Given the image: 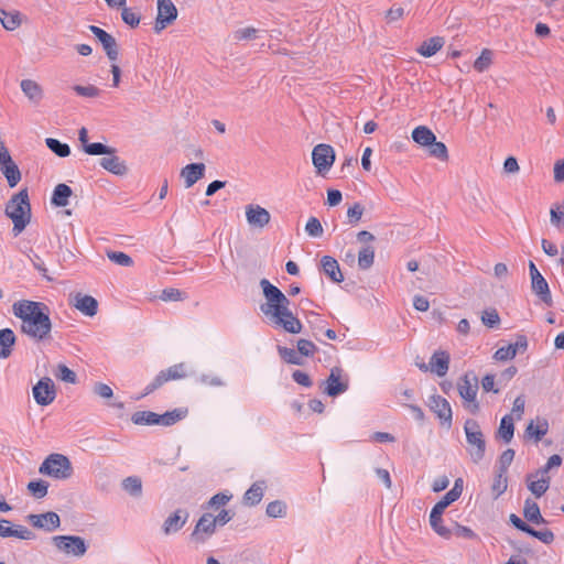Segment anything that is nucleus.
Returning <instances> with one entry per match:
<instances>
[{
  "mask_svg": "<svg viewBox=\"0 0 564 564\" xmlns=\"http://www.w3.org/2000/svg\"><path fill=\"white\" fill-rule=\"evenodd\" d=\"M286 503L282 500H274L268 503L265 513L270 518H284L286 516Z\"/></svg>",
  "mask_w": 564,
  "mask_h": 564,
  "instance_id": "46",
  "label": "nucleus"
},
{
  "mask_svg": "<svg viewBox=\"0 0 564 564\" xmlns=\"http://www.w3.org/2000/svg\"><path fill=\"white\" fill-rule=\"evenodd\" d=\"M23 94L34 104H39L43 98L41 86L32 79H23L20 84Z\"/></svg>",
  "mask_w": 564,
  "mask_h": 564,
  "instance_id": "32",
  "label": "nucleus"
},
{
  "mask_svg": "<svg viewBox=\"0 0 564 564\" xmlns=\"http://www.w3.org/2000/svg\"><path fill=\"white\" fill-rule=\"evenodd\" d=\"M458 393L462 399L469 403L468 408L471 413L479 411V403L476 401L478 391V379L473 373H465L457 384Z\"/></svg>",
  "mask_w": 564,
  "mask_h": 564,
  "instance_id": "7",
  "label": "nucleus"
},
{
  "mask_svg": "<svg viewBox=\"0 0 564 564\" xmlns=\"http://www.w3.org/2000/svg\"><path fill=\"white\" fill-rule=\"evenodd\" d=\"M265 489L264 481H256L243 495V503L249 507H254L260 503L263 498Z\"/></svg>",
  "mask_w": 564,
  "mask_h": 564,
  "instance_id": "29",
  "label": "nucleus"
},
{
  "mask_svg": "<svg viewBox=\"0 0 564 564\" xmlns=\"http://www.w3.org/2000/svg\"><path fill=\"white\" fill-rule=\"evenodd\" d=\"M99 164L102 169L115 175L122 176L128 172L126 163L117 155V153L106 154L100 159Z\"/></svg>",
  "mask_w": 564,
  "mask_h": 564,
  "instance_id": "22",
  "label": "nucleus"
},
{
  "mask_svg": "<svg viewBox=\"0 0 564 564\" xmlns=\"http://www.w3.org/2000/svg\"><path fill=\"white\" fill-rule=\"evenodd\" d=\"M15 317L22 321L21 332L36 341L50 338L52 322L50 310L42 302L21 300L12 305Z\"/></svg>",
  "mask_w": 564,
  "mask_h": 564,
  "instance_id": "2",
  "label": "nucleus"
},
{
  "mask_svg": "<svg viewBox=\"0 0 564 564\" xmlns=\"http://www.w3.org/2000/svg\"><path fill=\"white\" fill-rule=\"evenodd\" d=\"M135 425H158L156 413L152 411H137L131 415Z\"/></svg>",
  "mask_w": 564,
  "mask_h": 564,
  "instance_id": "40",
  "label": "nucleus"
},
{
  "mask_svg": "<svg viewBox=\"0 0 564 564\" xmlns=\"http://www.w3.org/2000/svg\"><path fill=\"white\" fill-rule=\"evenodd\" d=\"M547 430L549 424L545 420L538 425H534L533 422H530L525 429V434L530 437H533L538 442L542 440V437L547 433Z\"/></svg>",
  "mask_w": 564,
  "mask_h": 564,
  "instance_id": "47",
  "label": "nucleus"
},
{
  "mask_svg": "<svg viewBox=\"0 0 564 564\" xmlns=\"http://www.w3.org/2000/svg\"><path fill=\"white\" fill-rule=\"evenodd\" d=\"M426 151L430 156L441 161H446L448 159V151L445 143L437 141L436 139L426 147Z\"/></svg>",
  "mask_w": 564,
  "mask_h": 564,
  "instance_id": "45",
  "label": "nucleus"
},
{
  "mask_svg": "<svg viewBox=\"0 0 564 564\" xmlns=\"http://www.w3.org/2000/svg\"><path fill=\"white\" fill-rule=\"evenodd\" d=\"M39 473L58 480L73 476L74 468L69 458L63 454H50L41 464Z\"/></svg>",
  "mask_w": 564,
  "mask_h": 564,
  "instance_id": "5",
  "label": "nucleus"
},
{
  "mask_svg": "<svg viewBox=\"0 0 564 564\" xmlns=\"http://www.w3.org/2000/svg\"><path fill=\"white\" fill-rule=\"evenodd\" d=\"M562 464V457L557 454H554L552 455L546 464L541 467L536 473H535V476L538 475H541V476H544L545 474H547L552 468L554 467H560Z\"/></svg>",
  "mask_w": 564,
  "mask_h": 564,
  "instance_id": "62",
  "label": "nucleus"
},
{
  "mask_svg": "<svg viewBox=\"0 0 564 564\" xmlns=\"http://www.w3.org/2000/svg\"><path fill=\"white\" fill-rule=\"evenodd\" d=\"M527 534L540 540L544 544H551L555 539L554 533L549 529L539 531L530 527Z\"/></svg>",
  "mask_w": 564,
  "mask_h": 564,
  "instance_id": "56",
  "label": "nucleus"
},
{
  "mask_svg": "<svg viewBox=\"0 0 564 564\" xmlns=\"http://www.w3.org/2000/svg\"><path fill=\"white\" fill-rule=\"evenodd\" d=\"M54 376L58 380L67 382V383L74 384L77 381L76 373L64 364L57 365L56 369L54 370Z\"/></svg>",
  "mask_w": 564,
  "mask_h": 564,
  "instance_id": "48",
  "label": "nucleus"
},
{
  "mask_svg": "<svg viewBox=\"0 0 564 564\" xmlns=\"http://www.w3.org/2000/svg\"><path fill=\"white\" fill-rule=\"evenodd\" d=\"M0 170L4 177L7 178L8 185L10 187H14L18 185V183L21 180V172L18 167V165L13 162L12 159H10V162L8 163H1Z\"/></svg>",
  "mask_w": 564,
  "mask_h": 564,
  "instance_id": "33",
  "label": "nucleus"
},
{
  "mask_svg": "<svg viewBox=\"0 0 564 564\" xmlns=\"http://www.w3.org/2000/svg\"><path fill=\"white\" fill-rule=\"evenodd\" d=\"M88 29L102 45V48L106 52L107 57L112 62L117 61L119 56V51L116 39L99 26L89 25Z\"/></svg>",
  "mask_w": 564,
  "mask_h": 564,
  "instance_id": "13",
  "label": "nucleus"
},
{
  "mask_svg": "<svg viewBox=\"0 0 564 564\" xmlns=\"http://www.w3.org/2000/svg\"><path fill=\"white\" fill-rule=\"evenodd\" d=\"M516 357V349L510 344L496 350L494 358L499 361H507Z\"/></svg>",
  "mask_w": 564,
  "mask_h": 564,
  "instance_id": "60",
  "label": "nucleus"
},
{
  "mask_svg": "<svg viewBox=\"0 0 564 564\" xmlns=\"http://www.w3.org/2000/svg\"><path fill=\"white\" fill-rule=\"evenodd\" d=\"M73 195V189L67 184L61 183L55 186L51 204L55 207H65L69 204V198Z\"/></svg>",
  "mask_w": 564,
  "mask_h": 564,
  "instance_id": "28",
  "label": "nucleus"
},
{
  "mask_svg": "<svg viewBox=\"0 0 564 564\" xmlns=\"http://www.w3.org/2000/svg\"><path fill=\"white\" fill-rule=\"evenodd\" d=\"M531 289L533 293L543 302L546 306L553 305V300L551 295V291L549 288L547 281L544 279V276L535 275L534 279L531 280Z\"/></svg>",
  "mask_w": 564,
  "mask_h": 564,
  "instance_id": "23",
  "label": "nucleus"
},
{
  "mask_svg": "<svg viewBox=\"0 0 564 564\" xmlns=\"http://www.w3.org/2000/svg\"><path fill=\"white\" fill-rule=\"evenodd\" d=\"M429 408L436 414L441 423L449 429L453 424V412L449 402L440 394H432L427 402Z\"/></svg>",
  "mask_w": 564,
  "mask_h": 564,
  "instance_id": "11",
  "label": "nucleus"
},
{
  "mask_svg": "<svg viewBox=\"0 0 564 564\" xmlns=\"http://www.w3.org/2000/svg\"><path fill=\"white\" fill-rule=\"evenodd\" d=\"M121 18L122 21L131 28H137L140 23V15L132 12L131 9L126 6L122 8Z\"/></svg>",
  "mask_w": 564,
  "mask_h": 564,
  "instance_id": "61",
  "label": "nucleus"
},
{
  "mask_svg": "<svg viewBox=\"0 0 564 564\" xmlns=\"http://www.w3.org/2000/svg\"><path fill=\"white\" fill-rule=\"evenodd\" d=\"M312 161L318 174L327 172L334 164L335 151L329 144H317L312 151Z\"/></svg>",
  "mask_w": 564,
  "mask_h": 564,
  "instance_id": "9",
  "label": "nucleus"
},
{
  "mask_svg": "<svg viewBox=\"0 0 564 564\" xmlns=\"http://www.w3.org/2000/svg\"><path fill=\"white\" fill-rule=\"evenodd\" d=\"M364 213V207L359 203H355L347 210V217L349 224H356L360 220Z\"/></svg>",
  "mask_w": 564,
  "mask_h": 564,
  "instance_id": "64",
  "label": "nucleus"
},
{
  "mask_svg": "<svg viewBox=\"0 0 564 564\" xmlns=\"http://www.w3.org/2000/svg\"><path fill=\"white\" fill-rule=\"evenodd\" d=\"M496 438L509 444L514 436V421L511 414H506L500 420L499 427L496 432Z\"/></svg>",
  "mask_w": 564,
  "mask_h": 564,
  "instance_id": "25",
  "label": "nucleus"
},
{
  "mask_svg": "<svg viewBox=\"0 0 564 564\" xmlns=\"http://www.w3.org/2000/svg\"><path fill=\"white\" fill-rule=\"evenodd\" d=\"M28 521L35 528L42 529L47 532H53L61 525L59 516L54 511H48L41 514H29Z\"/></svg>",
  "mask_w": 564,
  "mask_h": 564,
  "instance_id": "14",
  "label": "nucleus"
},
{
  "mask_svg": "<svg viewBox=\"0 0 564 564\" xmlns=\"http://www.w3.org/2000/svg\"><path fill=\"white\" fill-rule=\"evenodd\" d=\"M177 18V9L172 0H158V15L154 31L160 33Z\"/></svg>",
  "mask_w": 564,
  "mask_h": 564,
  "instance_id": "12",
  "label": "nucleus"
},
{
  "mask_svg": "<svg viewBox=\"0 0 564 564\" xmlns=\"http://www.w3.org/2000/svg\"><path fill=\"white\" fill-rule=\"evenodd\" d=\"M189 513L185 509H177L171 513L162 524V531L165 535L178 532L187 522Z\"/></svg>",
  "mask_w": 564,
  "mask_h": 564,
  "instance_id": "16",
  "label": "nucleus"
},
{
  "mask_svg": "<svg viewBox=\"0 0 564 564\" xmlns=\"http://www.w3.org/2000/svg\"><path fill=\"white\" fill-rule=\"evenodd\" d=\"M516 452L512 448H507L501 453L498 459V470L501 473H507L509 466L514 459Z\"/></svg>",
  "mask_w": 564,
  "mask_h": 564,
  "instance_id": "52",
  "label": "nucleus"
},
{
  "mask_svg": "<svg viewBox=\"0 0 564 564\" xmlns=\"http://www.w3.org/2000/svg\"><path fill=\"white\" fill-rule=\"evenodd\" d=\"M444 45V39L441 36H433L424 41L419 47L417 52L424 57H431L436 54Z\"/></svg>",
  "mask_w": 564,
  "mask_h": 564,
  "instance_id": "35",
  "label": "nucleus"
},
{
  "mask_svg": "<svg viewBox=\"0 0 564 564\" xmlns=\"http://www.w3.org/2000/svg\"><path fill=\"white\" fill-rule=\"evenodd\" d=\"M551 223L554 226H563L564 227V200L557 204L555 207L551 208Z\"/></svg>",
  "mask_w": 564,
  "mask_h": 564,
  "instance_id": "58",
  "label": "nucleus"
},
{
  "mask_svg": "<svg viewBox=\"0 0 564 564\" xmlns=\"http://www.w3.org/2000/svg\"><path fill=\"white\" fill-rule=\"evenodd\" d=\"M305 231L310 237H321L323 235V227L321 221L316 217H311L306 225H305Z\"/></svg>",
  "mask_w": 564,
  "mask_h": 564,
  "instance_id": "57",
  "label": "nucleus"
},
{
  "mask_svg": "<svg viewBox=\"0 0 564 564\" xmlns=\"http://www.w3.org/2000/svg\"><path fill=\"white\" fill-rule=\"evenodd\" d=\"M15 340V334L11 328L0 329V358L7 359L11 356Z\"/></svg>",
  "mask_w": 564,
  "mask_h": 564,
  "instance_id": "30",
  "label": "nucleus"
},
{
  "mask_svg": "<svg viewBox=\"0 0 564 564\" xmlns=\"http://www.w3.org/2000/svg\"><path fill=\"white\" fill-rule=\"evenodd\" d=\"M265 302L260 305V311L269 321L286 333L300 334L303 325L290 308L291 301L288 296L269 280L260 281Z\"/></svg>",
  "mask_w": 564,
  "mask_h": 564,
  "instance_id": "1",
  "label": "nucleus"
},
{
  "mask_svg": "<svg viewBox=\"0 0 564 564\" xmlns=\"http://www.w3.org/2000/svg\"><path fill=\"white\" fill-rule=\"evenodd\" d=\"M187 414L188 410L186 408H176L172 411H166L163 414L156 413L158 425L172 426L185 419Z\"/></svg>",
  "mask_w": 564,
  "mask_h": 564,
  "instance_id": "27",
  "label": "nucleus"
},
{
  "mask_svg": "<svg viewBox=\"0 0 564 564\" xmlns=\"http://www.w3.org/2000/svg\"><path fill=\"white\" fill-rule=\"evenodd\" d=\"M449 354L445 350H436L430 359V370L438 377H444L449 368Z\"/></svg>",
  "mask_w": 564,
  "mask_h": 564,
  "instance_id": "21",
  "label": "nucleus"
},
{
  "mask_svg": "<svg viewBox=\"0 0 564 564\" xmlns=\"http://www.w3.org/2000/svg\"><path fill=\"white\" fill-rule=\"evenodd\" d=\"M167 381H170L167 376L165 375L164 370H161L156 375V377L144 388V391L140 395L135 397L134 399L140 400V399L151 394L152 392L158 390L160 387H162Z\"/></svg>",
  "mask_w": 564,
  "mask_h": 564,
  "instance_id": "44",
  "label": "nucleus"
},
{
  "mask_svg": "<svg viewBox=\"0 0 564 564\" xmlns=\"http://www.w3.org/2000/svg\"><path fill=\"white\" fill-rule=\"evenodd\" d=\"M491 62H492V53L490 50L485 48V50H482L481 54L476 58V61L474 63V68L477 72L481 73L489 67Z\"/></svg>",
  "mask_w": 564,
  "mask_h": 564,
  "instance_id": "51",
  "label": "nucleus"
},
{
  "mask_svg": "<svg viewBox=\"0 0 564 564\" xmlns=\"http://www.w3.org/2000/svg\"><path fill=\"white\" fill-rule=\"evenodd\" d=\"M73 89L77 95H79L82 97L94 98V97H98L100 95V89L94 85H87V86L75 85L73 87Z\"/></svg>",
  "mask_w": 564,
  "mask_h": 564,
  "instance_id": "59",
  "label": "nucleus"
},
{
  "mask_svg": "<svg viewBox=\"0 0 564 564\" xmlns=\"http://www.w3.org/2000/svg\"><path fill=\"white\" fill-rule=\"evenodd\" d=\"M0 22L6 30L14 31L21 25V13L19 11L0 9Z\"/></svg>",
  "mask_w": 564,
  "mask_h": 564,
  "instance_id": "34",
  "label": "nucleus"
},
{
  "mask_svg": "<svg viewBox=\"0 0 564 564\" xmlns=\"http://www.w3.org/2000/svg\"><path fill=\"white\" fill-rule=\"evenodd\" d=\"M52 542L58 551L75 557L85 555L88 549L85 539L78 535H55Z\"/></svg>",
  "mask_w": 564,
  "mask_h": 564,
  "instance_id": "6",
  "label": "nucleus"
},
{
  "mask_svg": "<svg viewBox=\"0 0 564 564\" xmlns=\"http://www.w3.org/2000/svg\"><path fill=\"white\" fill-rule=\"evenodd\" d=\"M296 347L301 357H312L317 351L315 344L308 339H299Z\"/></svg>",
  "mask_w": 564,
  "mask_h": 564,
  "instance_id": "54",
  "label": "nucleus"
},
{
  "mask_svg": "<svg viewBox=\"0 0 564 564\" xmlns=\"http://www.w3.org/2000/svg\"><path fill=\"white\" fill-rule=\"evenodd\" d=\"M280 357L288 364L302 366L304 364L300 352L293 348L278 346Z\"/></svg>",
  "mask_w": 564,
  "mask_h": 564,
  "instance_id": "42",
  "label": "nucleus"
},
{
  "mask_svg": "<svg viewBox=\"0 0 564 564\" xmlns=\"http://www.w3.org/2000/svg\"><path fill=\"white\" fill-rule=\"evenodd\" d=\"M532 474L528 475L527 481H528V489L536 497H542L550 487V478L541 477L538 480H531Z\"/></svg>",
  "mask_w": 564,
  "mask_h": 564,
  "instance_id": "37",
  "label": "nucleus"
},
{
  "mask_svg": "<svg viewBox=\"0 0 564 564\" xmlns=\"http://www.w3.org/2000/svg\"><path fill=\"white\" fill-rule=\"evenodd\" d=\"M35 402L41 406L51 404L56 398V390L51 378L44 377L32 389Z\"/></svg>",
  "mask_w": 564,
  "mask_h": 564,
  "instance_id": "10",
  "label": "nucleus"
},
{
  "mask_svg": "<svg viewBox=\"0 0 564 564\" xmlns=\"http://www.w3.org/2000/svg\"><path fill=\"white\" fill-rule=\"evenodd\" d=\"M375 261V248L371 246H364L358 252V265L361 270H368L372 267Z\"/></svg>",
  "mask_w": 564,
  "mask_h": 564,
  "instance_id": "39",
  "label": "nucleus"
},
{
  "mask_svg": "<svg viewBox=\"0 0 564 564\" xmlns=\"http://www.w3.org/2000/svg\"><path fill=\"white\" fill-rule=\"evenodd\" d=\"M72 303L76 310L86 316L93 317L98 312V302L91 295L76 293Z\"/></svg>",
  "mask_w": 564,
  "mask_h": 564,
  "instance_id": "18",
  "label": "nucleus"
},
{
  "mask_svg": "<svg viewBox=\"0 0 564 564\" xmlns=\"http://www.w3.org/2000/svg\"><path fill=\"white\" fill-rule=\"evenodd\" d=\"M321 269L332 282L340 283L344 281V275L340 271L339 263L335 258L330 256L322 257Z\"/></svg>",
  "mask_w": 564,
  "mask_h": 564,
  "instance_id": "19",
  "label": "nucleus"
},
{
  "mask_svg": "<svg viewBox=\"0 0 564 564\" xmlns=\"http://www.w3.org/2000/svg\"><path fill=\"white\" fill-rule=\"evenodd\" d=\"M216 529L214 514L205 512L198 519L189 539L196 544H205L216 533Z\"/></svg>",
  "mask_w": 564,
  "mask_h": 564,
  "instance_id": "8",
  "label": "nucleus"
},
{
  "mask_svg": "<svg viewBox=\"0 0 564 564\" xmlns=\"http://www.w3.org/2000/svg\"><path fill=\"white\" fill-rule=\"evenodd\" d=\"M466 435V451L474 464H479L486 454V438L479 423L474 419H467L464 423Z\"/></svg>",
  "mask_w": 564,
  "mask_h": 564,
  "instance_id": "4",
  "label": "nucleus"
},
{
  "mask_svg": "<svg viewBox=\"0 0 564 564\" xmlns=\"http://www.w3.org/2000/svg\"><path fill=\"white\" fill-rule=\"evenodd\" d=\"M462 492H463V479L457 478L454 482L453 488L449 491H447L442 497V499L438 500L434 505V512L437 513L441 510V508L448 507L449 505L455 502L460 497Z\"/></svg>",
  "mask_w": 564,
  "mask_h": 564,
  "instance_id": "24",
  "label": "nucleus"
},
{
  "mask_svg": "<svg viewBox=\"0 0 564 564\" xmlns=\"http://www.w3.org/2000/svg\"><path fill=\"white\" fill-rule=\"evenodd\" d=\"M231 496L226 495L224 492H218L214 495L206 505H203V508L205 509H218L219 507H223L228 503Z\"/></svg>",
  "mask_w": 564,
  "mask_h": 564,
  "instance_id": "53",
  "label": "nucleus"
},
{
  "mask_svg": "<svg viewBox=\"0 0 564 564\" xmlns=\"http://www.w3.org/2000/svg\"><path fill=\"white\" fill-rule=\"evenodd\" d=\"M343 369L334 367L330 369V373L326 380L325 393L328 397L335 398L348 390V379L341 381Z\"/></svg>",
  "mask_w": 564,
  "mask_h": 564,
  "instance_id": "15",
  "label": "nucleus"
},
{
  "mask_svg": "<svg viewBox=\"0 0 564 564\" xmlns=\"http://www.w3.org/2000/svg\"><path fill=\"white\" fill-rule=\"evenodd\" d=\"M507 473L499 471L492 482V491L495 492L496 497L501 496L508 487V479L506 477Z\"/></svg>",
  "mask_w": 564,
  "mask_h": 564,
  "instance_id": "55",
  "label": "nucleus"
},
{
  "mask_svg": "<svg viewBox=\"0 0 564 564\" xmlns=\"http://www.w3.org/2000/svg\"><path fill=\"white\" fill-rule=\"evenodd\" d=\"M435 138L434 132L425 126H419L412 131L413 141L424 148L434 142Z\"/></svg>",
  "mask_w": 564,
  "mask_h": 564,
  "instance_id": "36",
  "label": "nucleus"
},
{
  "mask_svg": "<svg viewBox=\"0 0 564 564\" xmlns=\"http://www.w3.org/2000/svg\"><path fill=\"white\" fill-rule=\"evenodd\" d=\"M28 489L35 498L42 499L47 495L48 482L43 479L33 480L28 484Z\"/></svg>",
  "mask_w": 564,
  "mask_h": 564,
  "instance_id": "49",
  "label": "nucleus"
},
{
  "mask_svg": "<svg viewBox=\"0 0 564 564\" xmlns=\"http://www.w3.org/2000/svg\"><path fill=\"white\" fill-rule=\"evenodd\" d=\"M122 488L130 496L139 498L142 496V481L138 476H129L122 480Z\"/></svg>",
  "mask_w": 564,
  "mask_h": 564,
  "instance_id": "38",
  "label": "nucleus"
},
{
  "mask_svg": "<svg viewBox=\"0 0 564 564\" xmlns=\"http://www.w3.org/2000/svg\"><path fill=\"white\" fill-rule=\"evenodd\" d=\"M246 217L250 226L258 228H263L270 223L271 219L270 213L259 205L247 206Z\"/></svg>",
  "mask_w": 564,
  "mask_h": 564,
  "instance_id": "17",
  "label": "nucleus"
},
{
  "mask_svg": "<svg viewBox=\"0 0 564 564\" xmlns=\"http://www.w3.org/2000/svg\"><path fill=\"white\" fill-rule=\"evenodd\" d=\"M4 214L13 223V235L15 237L19 236L31 220V205L28 188L19 191L9 199L6 205Z\"/></svg>",
  "mask_w": 564,
  "mask_h": 564,
  "instance_id": "3",
  "label": "nucleus"
},
{
  "mask_svg": "<svg viewBox=\"0 0 564 564\" xmlns=\"http://www.w3.org/2000/svg\"><path fill=\"white\" fill-rule=\"evenodd\" d=\"M481 321L486 326L495 328L499 325L500 317L496 310L485 311Z\"/></svg>",
  "mask_w": 564,
  "mask_h": 564,
  "instance_id": "63",
  "label": "nucleus"
},
{
  "mask_svg": "<svg viewBox=\"0 0 564 564\" xmlns=\"http://www.w3.org/2000/svg\"><path fill=\"white\" fill-rule=\"evenodd\" d=\"M446 508L447 507L441 508V510L437 513H435L434 507H433L430 512V524L436 534H438L443 539L448 540L452 536V530L448 529L447 527L443 525V519H442V516L445 514Z\"/></svg>",
  "mask_w": 564,
  "mask_h": 564,
  "instance_id": "26",
  "label": "nucleus"
},
{
  "mask_svg": "<svg viewBox=\"0 0 564 564\" xmlns=\"http://www.w3.org/2000/svg\"><path fill=\"white\" fill-rule=\"evenodd\" d=\"M206 166L204 163H191L181 170V177L184 178L185 187H192L197 181L204 177Z\"/></svg>",
  "mask_w": 564,
  "mask_h": 564,
  "instance_id": "20",
  "label": "nucleus"
},
{
  "mask_svg": "<svg viewBox=\"0 0 564 564\" xmlns=\"http://www.w3.org/2000/svg\"><path fill=\"white\" fill-rule=\"evenodd\" d=\"M46 147L57 156L67 158L70 154V148L67 143L61 142L58 139L46 138Z\"/></svg>",
  "mask_w": 564,
  "mask_h": 564,
  "instance_id": "41",
  "label": "nucleus"
},
{
  "mask_svg": "<svg viewBox=\"0 0 564 564\" xmlns=\"http://www.w3.org/2000/svg\"><path fill=\"white\" fill-rule=\"evenodd\" d=\"M523 517L528 522L534 524L547 523V521L541 514L539 505L530 498L525 499L524 501Z\"/></svg>",
  "mask_w": 564,
  "mask_h": 564,
  "instance_id": "31",
  "label": "nucleus"
},
{
  "mask_svg": "<svg viewBox=\"0 0 564 564\" xmlns=\"http://www.w3.org/2000/svg\"><path fill=\"white\" fill-rule=\"evenodd\" d=\"M84 152L88 155H106V154H112V153H117V149L112 148V147H109L107 144H104L101 142H94V143H88L87 145H85V149H84Z\"/></svg>",
  "mask_w": 564,
  "mask_h": 564,
  "instance_id": "43",
  "label": "nucleus"
},
{
  "mask_svg": "<svg viewBox=\"0 0 564 564\" xmlns=\"http://www.w3.org/2000/svg\"><path fill=\"white\" fill-rule=\"evenodd\" d=\"M107 257L110 261L121 267H131L133 264V259L122 251H108Z\"/></svg>",
  "mask_w": 564,
  "mask_h": 564,
  "instance_id": "50",
  "label": "nucleus"
}]
</instances>
